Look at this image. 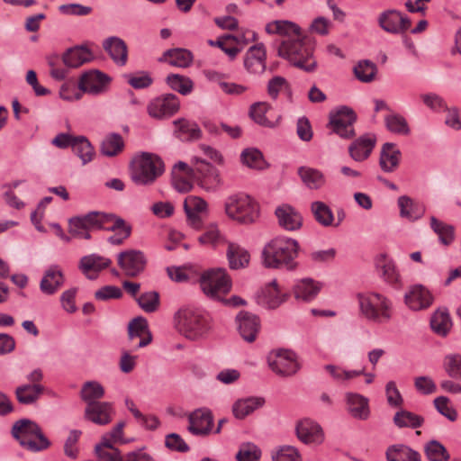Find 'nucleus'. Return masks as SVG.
Here are the masks:
<instances>
[{
	"label": "nucleus",
	"instance_id": "obj_17",
	"mask_svg": "<svg viewBox=\"0 0 461 461\" xmlns=\"http://www.w3.org/2000/svg\"><path fill=\"white\" fill-rule=\"evenodd\" d=\"M114 410L113 404L108 402H89L84 412V417L96 425L104 426L113 420Z\"/></svg>",
	"mask_w": 461,
	"mask_h": 461
},
{
	"label": "nucleus",
	"instance_id": "obj_14",
	"mask_svg": "<svg viewBox=\"0 0 461 461\" xmlns=\"http://www.w3.org/2000/svg\"><path fill=\"white\" fill-rule=\"evenodd\" d=\"M128 338L132 350L148 346L152 340L148 321L143 317L132 319L128 325Z\"/></svg>",
	"mask_w": 461,
	"mask_h": 461
},
{
	"label": "nucleus",
	"instance_id": "obj_51",
	"mask_svg": "<svg viewBox=\"0 0 461 461\" xmlns=\"http://www.w3.org/2000/svg\"><path fill=\"white\" fill-rule=\"evenodd\" d=\"M430 227L438 234L440 242L444 245H449L453 242L455 234L454 227L438 221L436 217L430 218Z\"/></svg>",
	"mask_w": 461,
	"mask_h": 461
},
{
	"label": "nucleus",
	"instance_id": "obj_38",
	"mask_svg": "<svg viewBox=\"0 0 461 461\" xmlns=\"http://www.w3.org/2000/svg\"><path fill=\"white\" fill-rule=\"evenodd\" d=\"M321 285L311 278L300 280L294 286V294L297 300L308 302L312 300L320 292Z\"/></svg>",
	"mask_w": 461,
	"mask_h": 461
},
{
	"label": "nucleus",
	"instance_id": "obj_16",
	"mask_svg": "<svg viewBox=\"0 0 461 461\" xmlns=\"http://www.w3.org/2000/svg\"><path fill=\"white\" fill-rule=\"evenodd\" d=\"M295 433L298 439L306 444H321L324 440V433L321 427L310 419H303L297 422Z\"/></svg>",
	"mask_w": 461,
	"mask_h": 461
},
{
	"label": "nucleus",
	"instance_id": "obj_57",
	"mask_svg": "<svg viewBox=\"0 0 461 461\" xmlns=\"http://www.w3.org/2000/svg\"><path fill=\"white\" fill-rule=\"evenodd\" d=\"M398 205L400 207V215L403 218L416 220L421 214V211L418 210L417 205L407 195H402L398 198Z\"/></svg>",
	"mask_w": 461,
	"mask_h": 461
},
{
	"label": "nucleus",
	"instance_id": "obj_58",
	"mask_svg": "<svg viewBox=\"0 0 461 461\" xmlns=\"http://www.w3.org/2000/svg\"><path fill=\"white\" fill-rule=\"evenodd\" d=\"M89 231L84 216L74 217L69 220V232L73 237L89 240L91 238Z\"/></svg>",
	"mask_w": 461,
	"mask_h": 461
},
{
	"label": "nucleus",
	"instance_id": "obj_61",
	"mask_svg": "<svg viewBox=\"0 0 461 461\" xmlns=\"http://www.w3.org/2000/svg\"><path fill=\"white\" fill-rule=\"evenodd\" d=\"M261 456V450L253 443L248 442L240 446L236 459L238 461H258Z\"/></svg>",
	"mask_w": 461,
	"mask_h": 461
},
{
	"label": "nucleus",
	"instance_id": "obj_59",
	"mask_svg": "<svg viewBox=\"0 0 461 461\" xmlns=\"http://www.w3.org/2000/svg\"><path fill=\"white\" fill-rule=\"evenodd\" d=\"M85 221L89 230H103L104 223H109V221L113 219V213H104L100 212H90L84 215Z\"/></svg>",
	"mask_w": 461,
	"mask_h": 461
},
{
	"label": "nucleus",
	"instance_id": "obj_27",
	"mask_svg": "<svg viewBox=\"0 0 461 461\" xmlns=\"http://www.w3.org/2000/svg\"><path fill=\"white\" fill-rule=\"evenodd\" d=\"M402 153L396 145L385 142L380 152L379 165L383 171L390 173L396 170L399 166Z\"/></svg>",
	"mask_w": 461,
	"mask_h": 461
},
{
	"label": "nucleus",
	"instance_id": "obj_22",
	"mask_svg": "<svg viewBox=\"0 0 461 461\" xmlns=\"http://www.w3.org/2000/svg\"><path fill=\"white\" fill-rule=\"evenodd\" d=\"M279 226L287 231H295L303 226V216L289 204H282L275 211Z\"/></svg>",
	"mask_w": 461,
	"mask_h": 461
},
{
	"label": "nucleus",
	"instance_id": "obj_48",
	"mask_svg": "<svg viewBox=\"0 0 461 461\" xmlns=\"http://www.w3.org/2000/svg\"><path fill=\"white\" fill-rule=\"evenodd\" d=\"M266 303L271 309L277 308L288 298L287 293H282L278 287L276 280L271 281L264 291Z\"/></svg>",
	"mask_w": 461,
	"mask_h": 461
},
{
	"label": "nucleus",
	"instance_id": "obj_12",
	"mask_svg": "<svg viewBox=\"0 0 461 461\" xmlns=\"http://www.w3.org/2000/svg\"><path fill=\"white\" fill-rule=\"evenodd\" d=\"M379 26L386 32L402 34L411 27V20L395 9L382 12L377 19Z\"/></svg>",
	"mask_w": 461,
	"mask_h": 461
},
{
	"label": "nucleus",
	"instance_id": "obj_1",
	"mask_svg": "<svg viewBox=\"0 0 461 461\" xmlns=\"http://www.w3.org/2000/svg\"><path fill=\"white\" fill-rule=\"evenodd\" d=\"M299 243L285 236H277L267 242L262 250V260L266 267L294 270L297 267Z\"/></svg>",
	"mask_w": 461,
	"mask_h": 461
},
{
	"label": "nucleus",
	"instance_id": "obj_43",
	"mask_svg": "<svg viewBox=\"0 0 461 461\" xmlns=\"http://www.w3.org/2000/svg\"><path fill=\"white\" fill-rule=\"evenodd\" d=\"M424 418L406 410L397 411L393 416V423L398 428L417 429L422 426Z\"/></svg>",
	"mask_w": 461,
	"mask_h": 461
},
{
	"label": "nucleus",
	"instance_id": "obj_25",
	"mask_svg": "<svg viewBox=\"0 0 461 461\" xmlns=\"http://www.w3.org/2000/svg\"><path fill=\"white\" fill-rule=\"evenodd\" d=\"M65 282L64 275L58 266L50 267L45 272L40 283L41 291L48 295L54 294Z\"/></svg>",
	"mask_w": 461,
	"mask_h": 461
},
{
	"label": "nucleus",
	"instance_id": "obj_60",
	"mask_svg": "<svg viewBox=\"0 0 461 461\" xmlns=\"http://www.w3.org/2000/svg\"><path fill=\"white\" fill-rule=\"evenodd\" d=\"M273 461H302L299 450L290 445H284L272 455Z\"/></svg>",
	"mask_w": 461,
	"mask_h": 461
},
{
	"label": "nucleus",
	"instance_id": "obj_37",
	"mask_svg": "<svg viewBox=\"0 0 461 461\" xmlns=\"http://www.w3.org/2000/svg\"><path fill=\"white\" fill-rule=\"evenodd\" d=\"M347 401L349 413L357 419L366 420L369 416L368 401L357 393H348Z\"/></svg>",
	"mask_w": 461,
	"mask_h": 461
},
{
	"label": "nucleus",
	"instance_id": "obj_40",
	"mask_svg": "<svg viewBox=\"0 0 461 461\" xmlns=\"http://www.w3.org/2000/svg\"><path fill=\"white\" fill-rule=\"evenodd\" d=\"M44 392V386L41 384H23L15 389L17 401L22 404H32Z\"/></svg>",
	"mask_w": 461,
	"mask_h": 461
},
{
	"label": "nucleus",
	"instance_id": "obj_56",
	"mask_svg": "<svg viewBox=\"0 0 461 461\" xmlns=\"http://www.w3.org/2000/svg\"><path fill=\"white\" fill-rule=\"evenodd\" d=\"M377 68L375 63L369 60L359 61L358 64L354 68V74L356 77L365 83H368L374 80L376 75Z\"/></svg>",
	"mask_w": 461,
	"mask_h": 461
},
{
	"label": "nucleus",
	"instance_id": "obj_11",
	"mask_svg": "<svg viewBox=\"0 0 461 461\" xmlns=\"http://www.w3.org/2000/svg\"><path fill=\"white\" fill-rule=\"evenodd\" d=\"M268 365L276 375L282 376L293 375L300 367L295 354L287 349L272 352L268 357Z\"/></svg>",
	"mask_w": 461,
	"mask_h": 461
},
{
	"label": "nucleus",
	"instance_id": "obj_55",
	"mask_svg": "<svg viewBox=\"0 0 461 461\" xmlns=\"http://www.w3.org/2000/svg\"><path fill=\"white\" fill-rule=\"evenodd\" d=\"M431 329L438 334L445 336L450 329L451 320L446 311H437L430 320Z\"/></svg>",
	"mask_w": 461,
	"mask_h": 461
},
{
	"label": "nucleus",
	"instance_id": "obj_39",
	"mask_svg": "<svg viewBox=\"0 0 461 461\" xmlns=\"http://www.w3.org/2000/svg\"><path fill=\"white\" fill-rule=\"evenodd\" d=\"M375 267L385 282L392 285L399 282L400 275L395 268V265L385 254H381L376 258Z\"/></svg>",
	"mask_w": 461,
	"mask_h": 461
},
{
	"label": "nucleus",
	"instance_id": "obj_41",
	"mask_svg": "<svg viewBox=\"0 0 461 461\" xmlns=\"http://www.w3.org/2000/svg\"><path fill=\"white\" fill-rule=\"evenodd\" d=\"M227 258L229 260L230 267L232 269H239L245 267L249 262V252L235 243H229L227 250Z\"/></svg>",
	"mask_w": 461,
	"mask_h": 461
},
{
	"label": "nucleus",
	"instance_id": "obj_6",
	"mask_svg": "<svg viewBox=\"0 0 461 461\" xmlns=\"http://www.w3.org/2000/svg\"><path fill=\"white\" fill-rule=\"evenodd\" d=\"M224 208L228 217L240 224L254 223L260 215L258 203L245 194L229 196L225 201Z\"/></svg>",
	"mask_w": 461,
	"mask_h": 461
},
{
	"label": "nucleus",
	"instance_id": "obj_29",
	"mask_svg": "<svg viewBox=\"0 0 461 461\" xmlns=\"http://www.w3.org/2000/svg\"><path fill=\"white\" fill-rule=\"evenodd\" d=\"M104 49L109 53L111 59L119 66H124L128 59L127 45L119 37H110L104 41Z\"/></svg>",
	"mask_w": 461,
	"mask_h": 461
},
{
	"label": "nucleus",
	"instance_id": "obj_33",
	"mask_svg": "<svg viewBox=\"0 0 461 461\" xmlns=\"http://www.w3.org/2000/svg\"><path fill=\"white\" fill-rule=\"evenodd\" d=\"M388 461H420L421 457L418 451L402 444L390 446L386 450Z\"/></svg>",
	"mask_w": 461,
	"mask_h": 461
},
{
	"label": "nucleus",
	"instance_id": "obj_64",
	"mask_svg": "<svg viewBox=\"0 0 461 461\" xmlns=\"http://www.w3.org/2000/svg\"><path fill=\"white\" fill-rule=\"evenodd\" d=\"M444 366L449 376L461 380V355L447 356Z\"/></svg>",
	"mask_w": 461,
	"mask_h": 461
},
{
	"label": "nucleus",
	"instance_id": "obj_8",
	"mask_svg": "<svg viewBox=\"0 0 461 461\" xmlns=\"http://www.w3.org/2000/svg\"><path fill=\"white\" fill-rule=\"evenodd\" d=\"M200 286L207 296L219 298L230 290L231 282L225 269L217 268L203 274L200 278Z\"/></svg>",
	"mask_w": 461,
	"mask_h": 461
},
{
	"label": "nucleus",
	"instance_id": "obj_20",
	"mask_svg": "<svg viewBox=\"0 0 461 461\" xmlns=\"http://www.w3.org/2000/svg\"><path fill=\"white\" fill-rule=\"evenodd\" d=\"M110 82V78L105 74L95 70L83 74L78 82V89L92 95L103 93Z\"/></svg>",
	"mask_w": 461,
	"mask_h": 461
},
{
	"label": "nucleus",
	"instance_id": "obj_35",
	"mask_svg": "<svg viewBox=\"0 0 461 461\" xmlns=\"http://www.w3.org/2000/svg\"><path fill=\"white\" fill-rule=\"evenodd\" d=\"M298 175L303 183L312 190H318L324 186L326 178L323 173L316 168L300 167Z\"/></svg>",
	"mask_w": 461,
	"mask_h": 461
},
{
	"label": "nucleus",
	"instance_id": "obj_9",
	"mask_svg": "<svg viewBox=\"0 0 461 461\" xmlns=\"http://www.w3.org/2000/svg\"><path fill=\"white\" fill-rule=\"evenodd\" d=\"M356 120L357 114L355 112L348 106H342L335 113L330 114L328 126L332 132L338 134L339 137L349 139L355 135L353 123Z\"/></svg>",
	"mask_w": 461,
	"mask_h": 461
},
{
	"label": "nucleus",
	"instance_id": "obj_49",
	"mask_svg": "<svg viewBox=\"0 0 461 461\" xmlns=\"http://www.w3.org/2000/svg\"><path fill=\"white\" fill-rule=\"evenodd\" d=\"M104 395V389L103 385L96 381L86 382L80 391L81 399L86 402H96L98 399L103 398Z\"/></svg>",
	"mask_w": 461,
	"mask_h": 461
},
{
	"label": "nucleus",
	"instance_id": "obj_63",
	"mask_svg": "<svg viewBox=\"0 0 461 461\" xmlns=\"http://www.w3.org/2000/svg\"><path fill=\"white\" fill-rule=\"evenodd\" d=\"M420 98L426 106L436 113L445 112V110H447V103L437 94H423L420 95Z\"/></svg>",
	"mask_w": 461,
	"mask_h": 461
},
{
	"label": "nucleus",
	"instance_id": "obj_24",
	"mask_svg": "<svg viewBox=\"0 0 461 461\" xmlns=\"http://www.w3.org/2000/svg\"><path fill=\"white\" fill-rule=\"evenodd\" d=\"M244 66L249 73L260 74L266 69V50L263 44L251 46L246 52Z\"/></svg>",
	"mask_w": 461,
	"mask_h": 461
},
{
	"label": "nucleus",
	"instance_id": "obj_46",
	"mask_svg": "<svg viewBox=\"0 0 461 461\" xmlns=\"http://www.w3.org/2000/svg\"><path fill=\"white\" fill-rule=\"evenodd\" d=\"M169 87L183 95H187L194 89V82L188 77L179 74H169L166 79Z\"/></svg>",
	"mask_w": 461,
	"mask_h": 461
},
{
	"label": "nucleus",
	"instance_id": "obj_52",
	"mask_svg": "<svg viewBox=\"0 0 461 461\" xmlns=\"http://www.w3.org/2000/svg\"><path fill=\"white\" fill-rule=\"evenodd\" d=\"M424 452L429 461H447L450 458L447 448L439 441L435 439L426 443Z\"/></svg>",
	"mask_w": 461,
	"mask_h": 461
},
{
	"label": "nucleus",
	"instance_id": "obj_54",
	"mask_svg": "<svg viewBox=\"0 0 461 461\" xmlns=\"http://www.w3.org/2000/svg\"><path fill=\"white\" fill-rule=\"evenodd\" d=\"M136 302L140 308L145 312H155L158 311L160 304L159 294L156 291L143 293L136 298Z\"/></svg>",
	"mask_w": 461,
	"mask_h": 461
},
{
	"label": "nucleus",
	"instance_id": "obj_10",
	"mask_svg": "<svg viewBox=\"0 0 461 461\" xmlns=\"http://www.w3.org/2000/svg\"><path fill=\"white\" fill-rule=\"evenodd\" d=\"M195 163L192 177L207 191L215 190L221 185V177L216 167L199 158H194Z\"/></svg>",
	"mask_w": 461,
	"mask_h": 461
},
{
	"label": "nucleus",
	"instance_id": "obj_32",
	"mask_svg": "<svg viewBox=\"0 0 461 461\" xmlns=\"http://www.w3.org/2000/svg\"><path fill=\"white\" fill-rule=\"evenodd\" d=\"M174 124L176 126L175 133L179 140L189 141L201 138L202 131L196 122L182 118L176 120Z\"/></svg>",
	"mask_w": 461,
	"mask_h": 461
},
{
	"label": "nucleus",
	"instance_id": "obj_36",
	"mask_svg": "<svg viewBox=\"0 0 461 461\" xmlns=\"http://www.w3.org/2000/svg\"><path fill=\"white\" fill-rule=\"evenodd\" d=\"M266 32L269 34H278L289 39L300 36L301 28L294 23L280 20L267 23Z\"/></svg>",
	"mask_w": 461,
	"mask_h": 461
},
{
	"label": "nucleus",
	"instance_id": "obj_42",
	"mask_svg": "<svg viewBox=\"0 0 461 461\" xmlns=\"http://www.w3.org/2000/svg\"><path fill=\"white\" fill-rule=\"evenodd\" d=\"M124 141L119 133H110L101 143L100 151L104 156L113 157L122 151Z\"/></svg>",
	"mask_w": 461,
	"mask_h": 461
},
{
	"label": "nucleus",
	"instance_id": "obj_23",
	"mask_svg": "<svg viewBox=\"0 0 461 461\" xmlns=\"http://www.w3.org/2000/svg\"><path fill=\"white\" fill-rule=\"evenodd\" d=\"M376 143V137L373 133H366L356 139L348 147V153L352 159L362 162L367 159Z\"/></svg>",
	"mask_w": 461,
	"mask_h": 461
},
{
	"label": "nucleus",
	"instance_id": "obj_50",
	"mask_svg": "<svg viewBox=\"0 0 461 461\" xmlns=\"http://www.w3.org/2000/svg\"><path fill=\"white\" fill-rule=\"evenodd\" d=\"M240 159L244 165L252 169L262 170L267 167L262 153L257 149H246L241 152Z\"/></svg>",
	"mask_w": 461,
	"mask_h": 461
},
{
	"label": "nucleus",
	"instance_id": "obj_26",
	"mask_svg": "<svg viewBox=\"0 0 461 461\" xmlns=\"http://www.w3.org/2000/svg\"><path fill=\"white\" fill-rule=\"evenodd\" d=\"M207 203L198 196L190 195L184 201V210L190 225L195 229L200 228L202 220L200 213L206 211Z\"/></svg>",
	"mask_w": 461,
	"mask_h": 461
},
{
	"label": "nucleus",
	"instance_id": "obj_53",
	"mask_svg": "<svg viewBox=\"0 0 461 461\" xmlns=\"http://www.w3.org/2000/svg\"><path fill=\"white\" fill-rule=\"evenodd\" d=\"M269 105L267 103H256L250 106L249 114L252 120L265 127H275L276 123L267 117Z\"/></svg>",
	"mask_w": 461,
	"mask_h": 461
},
{
	"label": "nucleus",
	"instance_id": "obj_15",
	"mask_svg": "<svg viewBox=\"0 0 461 461\" xmlns=\"http://www.w3.org/2000/svg\"><path fill=\"white\" fill-rule=\"evenodd\" d=\"M180 107L178 97L174 94H167L153 99L148 105L149 114L157 119L175 114Z\"/></svg>",
	"mask_w": 461,
	"mask_h": 461
},
{
	"label": "nucleus",
	"instance_id": "obj_31",
	"mask_svg": "<svg viewBox=\"0 0 461 461\" xmlns=\"http://www.w3.org/2000/svg\"><path fill=\"white\" fill-rule=\"evenodd\" d=\"M63 62L68 68H78L92 59L91 51L84 46L68 49L63 55Z\"/></svg>",
	"mask_w": 461,
	"mask_h": 461
},
{
	"label": "nucleus",
	"instance_id": "obj_62",
	"mask_svg": "<svg viewBox=\"0 0 461 461\" xmlns=\"http://www.w3.org/2000/svg\"><path fill=\"white\" fill-rule=\"evenodd\" d=\"M434 406L441 415L448 419L450 421H455L456 420V411L449 405V400L447 397L438 396L435 398Z\"/></svg>",
	"mask_w": 461,
	"mask_h": 461
},
{
	"label": "nucleus",
	"instance_id": "obj_34",
	"mask_svg": "<svg viewBox=\"0 0 461 461\" xmlns=\"http://www.w3.org/2000/svg\"><path fill=\"white\" fill-rule=\"evenodd\" d=\"M265 400L261 397H249L236 401L232 405L235 418L242 420L257 409L262 407Z\"/></svg>",
	"mask_w": 461,
	"mask_h": 461
},
{
	"label": "nucleus",
	"instance_id": "obj_4",
	"mask_svg": "<svg viewBox=\"0 0 461 461\" xmlns=\"http://www.w3.org/2000/svg\"><path fill=\"white\" fill-rule=\"evenodd\" d=\"M11 435L23 448L32 453L44 451L51 445L40 425L30 419L14 421Z\"/></svg>",
	"mask_w": 461,
	"mask_h": 461
},
{
	"label": "nucleus",
	"instance_id": "obj_44",
	"mask_svg": "<svg viewBox=\"0 0 461 461\" xmlns=\"http://www.w3.org/2000/svg\"><path fill=\"white\" fill-rule=\"evenodd\" d=\"M385 127L392 133L408 136L411 130L407 120L399 113H391L384 118Z\"/></svg>",
	"mask_w": 461,
	"mask_h": 461
},
{
	"label": "nucleus",
	"instance_id": "obj_18",
	"mask_svg": "<svg viewBox=\"0 0 461 461\" xmlns=\"http://www.w3.org/2000/svg\"><path fill=\"white\" fill-rule=\"evenodd\" d=\"M188 429L193 435H208L212 428L213 416L207 408L197 409L193 411L189 417Z\"/></svg>",
	"mask_w": 461,
	"mask_h": 461
},
{
	"label": "nucleus",
	"instance_id": "obj_19",
	"mask_svg": "<svg viewBox=\"0 0 461 461\" xmlns=\"http://www.w3.org/2000/svg\"><path fill=\"white\" fill-rule=\"evenodd\" d=\"M238 330L242 339L247 342H253L260 329L258 317L251 312L241 311L236 316Z\"/></svg>",
	"mask_w": 461,
	"mask_h": 461
},
{
	"label": "nucleus",
	"instance_id": "obj_2",
	"mask_svg": "<svg viewBox=\"0 0 461 461\" xmlns=\"http://www.w3.org/2000/svg\"><path fill=\"white\" fill-rule=\"evenodd\" d=\"M314 42L307 36L285 39L278 46V56L287 59L294 66L312 72L316 68L317 62L313 58Z\"/></svg>",
	"mask_w": 461,
	"mask_h": 461
},
{
	"label": "nucleus",
	"instance_id": "obj_7",
	"mask_svg": "<svg viewBox=\"0 0 461 461\" xmlns=\"http://www.w3.org/2000/svg\"><path fill=\"white\" fill-rule=\"evenodd\" d=\"M361 314L369 321L382 324L392 318V303L383 294L377 293L359 294L357 295Z\"/></svg>",
	"mask_w": 461,
	"mask_h": 461
},
{
	"label": "nucleus",
	"instance_id": "obj_13",
	"mask_svg": "<svg viewBox=\"0 0 461 461\" xmlns=\"http://www.w3.org/2000/svg\"><path fill=\"white\" fill-rule=\"evenodd\" d=\"M117 262L127 276L135 277L144 271L147 258L142 251L129 249L118 254Z\"/></svg>",
	"mask_w": 461,
	"mask_h": 461
},
{
	"label": "nucleus",
	"instance_id": "obj_5",
	"mask_svg": "<svg viewBox=\"0 0 461 461\" xmlns=\"http://www.w3.org/2000/svg\"><path fill=\"white\" fill-rule=\"evenodd\" d=\"M164 163L158 156L143 152L132 160L131 178L137 185H149L164 173Z\"/></svg>",
	"mask_w": 461,
	"mask_h": 461
},
{
	"label": "nucleus",
	"instance_id": "obj_47",
	"mask_svg": "<svg viewBox=\"0 0 461 461\" xmlns=\"http://www.w3.org/2000/svg\"><path fill=\"white\" fill-rule=\"evenodd\" d=\"M73 152L81 159L82 164L89 163L95 155V150L89 140L84 136H77L74 140Z\"/></svg>",
	"mask_w": 461,
	"mask_h": 461
},
{
	"label": "nucleus",
	"instance_id": "obj_21",
	"mask_svg": "<svg viewBox=\"0 0 461 461\" xmlns=\"http://www.w3.org/2000/svg\"><path fill=\"white\" fill-rule=\"evenodd\" d=\"M405 303L413 311L429 307L433 302L430 292L421 285H411L404 295Z\"/></svg>",
	"mask_w": 461,
	"mask_h": 461
},
{
	"label": "nucleus",
	"instance_id": "obj_30",
	"mask_svg": "<svg viewBox=\"0 0 461 461\" xmlns=\"http://www.w3.org/2000/svg\"><path fill=\"white\" fill-rule=\"evenodd\" d=\"M194 57L186 49H171L163 53L158 59L160 62H167L169 65L178 68H188L193 62Z\"/></svg>",
	"mask_w": 461,
	"mask_h": 461
},
{
	"label": "nucleus",
	"instance_id": "obj_3",
	"mask_svg": "<svg viewBox=\"0 0 461 461\" xmlns=\"http://www.w3.org/2000/svg\"><path fill=\"white\" fill-rule=\"evenodd\" d=\"M176 329L186 339L196 340L211 330L210 317L203 311L193 307H182L174 315Z\"/></svg>",
	"mask_w": 461,
	"mask_h": 461
},
{
	"label": "nucleus",
	"instance_id": "obj_28",
	"mask_svg": "<svg viewBox=\"0 0 461 461\" xmlns=\"http://www.w3.org/2000/svg\"><path fill=\"white\" fill-rule=\"evenodd\" d=\"M112 264L111 259L99 256L97 254H91L84 256L79 261V269L88 279L96 278L92 276L90 272L98 273L101 270L108 267Z\"/></svg>",
	"mask_w": 461,
	"mask_h": 461
},
{
	"label": "nucleus",
	"instance_id": "obj_45",
	"mask_svg": "<svg viewBox=\"0 0 461 461\" xmlns=\"http://www.w3.org/2000/svg\"><path fill=\"white\" fill-rule=\"evenodd\" d=\"M311 211L319 224L324 227L332 225L334 215L331 209L325 203L321 201L312 202Z\"/></svg>",
	"mask_w": 461,
	"mask_h": 461
}]
</instances>
